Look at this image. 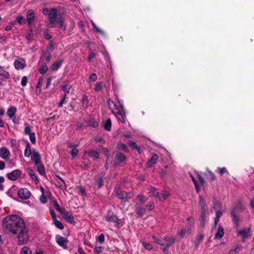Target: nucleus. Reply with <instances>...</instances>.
Segmentation results:
<instances>
[{"instance_id":"obj_36","label":"nucleus","mask_w":254,"mask_h":254,"mask_svg":"<svg viewBox=\"0 0 254 254\" xmlns=\"http://www.w3.org/2000/svg\"><path fill=\"white\" fill-rule=\"evenodd\" d=\"M88 97L86 95L84 94L82 95V106L84 107L85 108H87L88 106Z\"/></svg>"},{"instance_id":"obj_27","label":"nucleus","mask_w":254,"mask_h":254,"mask_svg":"<svg viewBox=\"0 0 254 254\" xmlns=\"http://www.w3.org/2000/svg\"><path fill=\"white\" fill-rule=\"evenodd\" d=\"M32 153L30 144L27 142L26 148L24 150V156L26 157H29Z\"/></svg>"},{"instance_id":"obj_10","label":"nucleus","mask_w":254,"mask_h":254,"mask_svg":"<svg viewBox=\"0 0 254 254\" xmlns=\"http://www.w3.org/2000/svg\"><path fill=\"white\" fill-rule=\"evenodd\" d=\"M34 11L33 9H29L26 14V21L29 25H32L35 20Z\"/></svg>"},{"instance_id":"obj_1","label":"nucleus","mask_w":254,"mask_h":254,"mask_svg":"<svg viewBox=\"0 0 254 254\" xmlns=\"http://www.w3.org/2000/svg\"><path fill=\"white\" fill-rule=\"evenodd\" d=\"M3 230L6 233L17 237V244H26L29 239L28 229L22 219L16 215L6 216L3 220Z\"/></svg>"},{"instance_id":"obj_9","label":"nucleus","mask_w":254,"mask_h":254,"mask_svg":"<svg viewBox=\"0 0 254 254\" xmlns=\"http://www.w3.org/2000/svg\"><path fill=\"white\" fill-rule=\"evenodd\" d=\"M21 171L18 169L14 170L11 172L7 173L6 176L11 181L16 180L21 175Z\"/></svg>"},{"instance_id":"obj_3","label":"nucleus","mask_w":254,"mask_h":254,"mask_svg":"<svg viewBox=\"0 0 254 254\" xmlns=\"http://www.w3.org/2000/svg\"><path fill=\"white\" fill-rule=\"evenodd\" d=\"M58 9L56 8H53L49 13V19L51 24V27H56V24L58 22Z\"/></svg>"},{"instance_id":"obj_20","label":"nucleus","mask_w":254,"mask_h":254,"mask_svg":"<svg viewBox=\"0 0 254 254\" xmlns=\"http://www.w3.org/2000/svg\"><path fill=\"white\" fill-rule=\"evenodd\" d=\"M199 205L200 208V211H207V208L205 202L202 196H199Z\"/></svg>"},{"instance_id":"obj_53","label":"nucleus","mask_w":254,"mask_h":254,"mask_svg":"<svg viewBox=\"0 0 254 254\" xmlns=\"http://www.w3.org/2000/svg\"><path fill=\"white\" fill-rule=\"evenodd\" d=\"M208 173L209 174V180L211 181H214L216 179V177L214 175V174L209 170H207Z\"/></svg>"},{"instance_id":"obj_58","label":"nucleus","mask_w":254,"mask_h":254,"mask_svg":"<svg viewBox=\"0 0 254 254\" xmlns=\"http://www.w3.org/2000/svg\"><path fill=\"white\" fill-rule=\"evenodd\" d=\"M54 42L53 40H50L49 41V44H48V46L47 48V49L46 50H48L49 51H50V50H53V49H54Z\"/></svg>"},{"instance_id":"obj_18","label":"nucleus","mask_w":254,"mask_h":254,"mask_svg":"<svg viewBox=\"0 0 254 254\" xmlns=\"http://www.w3.org/2000/svg\"><path fill=\"white\" fill-rule=\"evenodd\" d=\"M230 214L235 226L238 227L239 226V218L236 215L234 208L231 211Z\"/></svg>"},{"instance_id":"obj_16","label":"nucleus","mask_w":254,"mask_h":254,"mask_svg":"<svg viewBox=\"0 0 254 254\" xmlns=\"http://www.w3.org/2000/svg\"><path fill=\"white\" fill-rule=\"evenodd\" d=\"M104 175H102L100 177H96L95 178V185L97 186V189H99L104 185Z\"/></svg>"},{"instance_id":"obj_15","label":"nucleus","mask_w":254,"mask_h":254,"mask_svg":"<svg viewBox=\"0 0 254 254\" xmlns=\"http://www.w3.org/2000/svg\"><path fill=\"white\" fill-rule=\"evenodd\" d=\"M136 214L139 216H142L146 212V210L143 207H141V204L136 202L135 205Z\"/></svg>"},{"instance_id":"obj_17","label":"nucleus","mask_w":254,"mask_h":254,"mask_svg":"<svg viewBox=\"0 0 254 254\" xmlns=\"http://www.w3.org/2000/svg\"><path fill=\"white\" fill-rule=\"evenodd\" d=\"M85 153L90 158L95 157L96 159L99 158V152L95 150L91 149L87 151Z\"/></svg>"},{"instance_id":"obj_63","label":"nucleus","mask_w":254,"mask_h":254,"mask_svg":"<svg viewBox=\"0 0 254 254\" xmlns=\"http://www.w3.org/2000/svg\"><path fill=\"white\" fill-rule=\"evenodd\" d=\"M186 234H188V232H187L185 228H182L179 233V235L181 237H184Z\"/></svg>"},{"instance_id":"obj_41","label":"nucleus","mask_w":254,"mask_h":254,"mask_svg":"<svg viewBox=\"0 0 254 254\" xmlns=\"http://www.w3.org/2000/svg\"><path fill=\"white\" fill-rule=\"evenodd\" d=\"M129 145L132 149L136 150L138 152L140 151V147L135 142L130 141L129 142Z\"/></svg>"},{"instance_id":"obj_23","label":"nucleus","mask_w":254,"mask_h":254,"mask_svg":"<svg viewBox=\"0 0 254 254\" xmlns=\"http://www.w3.org/2000/svg\"><path fill=\"white\" fill-rule=\"evenodd\" d=\"M63 62V60H60L59 61L54 62L52 66H51V69L53 71H57L59 69V68L61 66L62 63Z\"/></svg>"},{"instance_id":"obj_51","label":"nucleus","mask_w":254,"mask_h":254,"mask_svg":"<svg viewBox=\"0 0 254 254\" xmlns=\"http://www.w3.org/2000/svg\"><path fill=\"white\" fill-rule=\"evenodd\" d=\"M137 198L140 202L141 203H143L146 201V198L141 194L137 195Z\"/></svg>"},{"instance_id":"obj_21","label":"nucleus","mask_w":254,"mask_h":254,"mask_svg":"<svg viewBox=\"0 0 254 254\" xmlns=\"http://www.w3.org/2000/svg\"><path fill=\"white\" fill-rule=\"evenodd\" d=\"M27 171L29 175L35 181L36 184H37L39 182V181L34 171L30 168H27Z\"/></svg>"},{"instance_id":"obj_6","label":"nucleus","mask_w":254,"mask_h":254,"mask_svg":"<svg viewBox=\"0 0 254 254\" xmlns=\"http://www.w3.org/2000/svg\"><path fill=\"white\" fill-rule=\"evenodd\" d=\"M17 194L18 197L22 199H27L31 195L30 191L26 188L20 189L18 191Z\"/></svg>"},{"instance_id":"obj_60","label":"nucleus","mask_w":254,"mask_h":254,"mask_svg":"<svg viewBox=\"0 0 254 254\" xmlns=\"http://www.w3.org/2000/svg\"><path fill=\"white\" fill-rule=\"evenodd\" d=\"M108 104L110 109L116 107V105L110 99L108 100Z\"/></svg>"},{"instance_id":"obj_12","label":"nucleus","mask_w":254,"mask_h":254,"mask_svg":"<svg viewBox=\"0 0 254 254\" xmlns=\"http://www.w3.org/2000/svg\"><path fill=\"white\" fill-rule=\"evenodd\" d=\"M31 160L34 162L35 165H38L41 162V157L39 153L35 150H33Z\"/></svg>"},{"instance_id":"obj_55","label":"nucleus","mask_w":254,"mask_h":254,"mask_svg":"<svg viewBox=\"0 0 254 254\" xmlns=\"http://www.w3.org/2000/svg\"><path fill=\"white\" fill-rule=\"evenodd\" d=\"M28 82V78L26 76H24L22 77L21 84L22 86H25Z\"/></svg>"},{"instance_id":"obj_38","label":"nucleus","mask_w":254,"mask_h":254,"mask_svg":"<svg viewBox=\"0 0 254 254\" xmlns=\"http://www.w3.org/2000/svg\"><path fill=\"white\" fill-rule=\"evenodd\" d=\"M117 147L119 150H123L126 152H128L129 150L127 145L123 143H119L117 145Z\"/></svg>"},{"instance_id":"obj_2","label":"nucleus","mask_w":254,"mask_h":254,"mask_svg":"<svg viewBox=\"0 0 254 254\" xmlns=\"http://www.w3.org/2000/svg\"><path fill=\"white\" fill-rule=\"evenodd\" d=\"M152 195L157 197L160 201H164L169 196L170 193L168 191L166 190H161L160 192L157 191L155 188L153 189L150 192Z\"/></svg>"},{"instance_id":"obj_59","label":"nucleus","mask_w":254,"mask_h":254,"mask_svg":"<svg viewBox=\"0 0 254 254\" xmlns=\"http://www.w3.org/2000/svg\"><path fill=\"white\" fill-rule=\"evenodd\" d=\"M66 98H67V95L66 94H64L63 97L62 99L61 100V101L59 102V103L58 104L59 107H62L63 106V104L64 103V101H65V99H66Z\"/></svg>"},{"instance_id":"obj_39","label":"nucleus","mask_w":254,"mask_h":254,"mask_svg":"<svg viewBox=\"0 0 254 254\" xmlns=\"http://www.w3.org/2000/svg\"><path fill=\"white\" fill-rule=\"evenodd\" d=\"M25 126L24 129L25 134L29 135L30 133L33 132H31L32 127L28 124H25Z\"/></svg>"},{"instance_id":"obj_44","label":"nucleus","mask_w":254,"mask_h":254,"mask_svg":"<svg viewBox=\"0 0 254 254\" xmlns=\"http://www.w3.org/2000/svg\"><path fill=\"white\" fill-rule=\"evenodd\" d=\"M70 88H71L70 86H69V85H68L67 84H65L63 85L62 86L61 89L63 91L65 92V94H67L69 93Z\"/></svg>"},{"instance_id":"obj_26","label":"nucleus","mask_w":254,"mask_h":254,"mask_svg":"<svg viewBox=\"0 0 254 254\" xmlns=\"http://www.w3.org/2000/svg\"><path fill=\"white\" fill-rule=\"evenodd\" d=\"M37 168V170L39 172V173L41 175H44L46 174V171L45 169L44 166L42 164V163H40L38 165H36Z\"/></svg>"},{"instance_id":"obj_29","label":"nucleus","mask_w":254,"mask_h":254,"mask_svg":"<svg viewBox=\"0 0 254 254\" xmlns=\"http://www.w3.org/2000/svg\"><path fill=\"white\" fill-rule=\"evenodd\" d=\"M25 66V64L23 62L19 61H15L14 62V66L17 69H22Z\"/></svg>"},{"instance_id":"obj_19","label":"nucleus","mask_w":254,"mask_h":254,"mask_svg":"<svg viewBox=\"0 0 254 254\" xmlns=\"http://www.w3.org/2000/svg\"><path fill=\"white\" fill-rule=\"evenodd\" d=\"M17 112V108L15 106H10L7 110L6 114L10 118H12L13 117L15 116Z\"/></svg>"},{"instance_id":"obj_28","label":"nucleus","mask_w":254,"mask_h":254,"mask_svg":"<svg viewBox=\"0 0 254 254\" xmlns=\"http://www.w3.org/2000/svg\"><path fill=\"white\" fill-rule=\"evenodd\" d=\"M58 23H59L58 28H60L61 30L64 31L65 30L66 25L64 24V21L62 16H60V17L59 18Z\"/></svg>"},{"instance_id":"obj_43","label":"nucleus","mask_w":254,"mask_h":254,"mask_svg":"<svg viewBox=\"0 0 254 254\" xmlns=\"http://www.w3.org/2000/svg\"><path fill=\"white\" fill-rule=\"evenodd\" d=\"M17 22L20 24H25L26 23V20L25 18L20 15H19L16 17Z\"/></svg>"},{"instance_id":"obj_46","label":"nucleus","mask_w":254,"mask_h":254,"mask_svg":"<svg viewBox=\"0 0 254 254\" xmlns=\"http://www.w3.org/2000/svg\"><path fill=\"white\" fill-rule=\"evenodd\" d=\"M21 254H32V253L28 247H24L21 250Z\"/></svg>"},{"instance_id":"obj_35","label":"nucleus","mask_w":254,"mask_h":254,"mask_svg":"<svg viewBox=\"0 0 254 254\" xmlns=\"http://www.w3.org/2000/svg\"><path fill=\"white\" fill-rule=\"evenodd\" d=\"M127 192L121 190L120 189H118L116 191V194L118 197L122 200H124L125 199V196Z\"/></svg>"},{"instance_id":"obj_22","label":"nucleus","mask_w":254,"mask_h":254,"mask_svg":"<svg viewBox=\"0 0 254 254\" xmlns=\"http://www.w3.org/2000/svg\"><path fill=\"white\" fill-rule=\"evenodd\" d=\"M224 235V229L221 225H219L218 228V230L217 233L215 235V239H220L223 237Z\"/></svg>"},{"instance_id":"obj_61","label":"nucleus","mask_w":254,"mask_h":254,"mask_svg":"<svg viewBox=\"0 0 254 254\" xmlns=\"http://www.w3.org/2000/svg\"><path fill=\"white\" fill-rule=\"evenodd\" d=\"M78 153V149L74 148L72 149V150L71 151L70 154L72 157H75L77 155Z\"/></svg>"},{"instance_id":"obj_33","label":"nucleus","mask_w":254,"mask_h":254,"mask_svg":"<svg viewBox=\"0 0 254 254\" xmlns=\"http://www.w3.org/2000/svg\"><path fill=\"white\" fill-rule=\"evenodd\" d=\"M203 239L204 235L203 234H200L196 237L195 242L196 247H197L198 246V245L202 241Z\"/></svg>"},{"instance_id":"obj_34","label":"nucleus","mask_w":254,"mask_h":254,"mask_svg":"<svg viewBox=\"0 0 254 254\" xmlns=\"http://www.w3.org/2000/svg\"><path fill=\"white\" fill-rule=\"evenodd\" d=\"M0 76H3L6 79L9 78V73L6 71L3 67L0 65Z\"/></svg>"},{"instance_id":"obj_4","label":"nucleus","mask_w":254,"mask_h":254,"mask_svg":"<svg viewBox=\"0 0 254 254\" xmlns=\"http://www.w3.org/2000/svg\"><path fill=\"white\" fill-rule=\"evenodd\" d=\"M56 241L57 243L64 249H67L68 240L66 238L63 237L59 235L56 236Z\"/></svg>"},{"instance_id":"obj_24","label":"nucleus","mask_w":254,"mask_h":254,"mask_svg":"<svg viewBox=\"0 0 254 254\" xmlns=\"http://www.w3.org/2000/svg\"><path fill=\"white\" fill-rule=\"evenodd\" d=\"M42 58L45 59L47 62H49L52 59V55L48 50H46L44 53L42 55L41 57V59Z\"/></svg>"},{"instance_id":"obj_7","label":"nucleus","mask_w":254,"mask_h":254,"mask_svg":"<svg viewBox=\"0 0 254 254\" xmlns=\"http://www.w3.org/2000/svg\"><path fill=\"white\" fill-rule=\"evenodd\" d=\"M63 212L61 214L66 222L70 224H74L75 223L73 216L72 215L71 211H66L65 209L63 210Z\"/></svg>"},{"instance_id":"obj_31","label":"nucleus","mask_w":254,"mask_h":254,"mask_svg":"<svg viewBox=\"0 0 254 254\" xmlns=\"http://www.w3.org/2000/svg\"><path fill=\"white\" fill-rule=\"evenodd\" d=\"M152 240L154 243H155L156 244L160 245L162 246H164L163 239L162 240L160 239L157 237H156L155 236H153L152 237Z\"/></svg>"},{"instance_id":"obj_45","label":"nucleus","mask_w":254,"mask_h":254,"mask_svg":"<svg viewBox=\"0 0 254 254\" xmlns=\"http://www.w3.org/2000/svg\"><path fill=\"white\" fill-rule=\"evenodd\" d=\"M216 172H217L221 176H222L225 173L229 174V173L227 171V169L225 167L218 168Z\"/></svg>"},{"instance_id":"obj_14","label":"nucleus","mask_w":254,"mask_h":254,"mask_svg":"<svg viewBox=\"0 0 254 254\" xmlns=\"http://www.w3.org/2000/svg\"><path fill=\"white\" fill-rule=\"evenodd\" d=\"M164 240V246L170 247L175 243L176 239L174 237H169L168 236H164L163 237Z\"/></svg>"},{"instance_id":"obj_42","label":"nucleus","mask_w":254,"mask_h":254,"mask_svg":"<svg viewBox=\"0 0 254 254\" xmlns=\"http://www.w3.org/2000/svg\"><path fill=\"white\" fill-rule=\"evenodd\" d=\"M55 225V226L59 228L60 230H63L64 228V225L63 223L59 220H57V219L53 221Z\"/></svg>"},{"instance_id":"obj_57","label":"nucleus","mask_w":254,"mask_h":254,"mask_svg":"<svg viewBox=\"0 0 254 254\" xmlns=\"http://www.w3.org/2000/svg\"><path fill=\"white\" fill-rule=\"evenodd\" d=\"M115 116L118 119V120L119 121H120L121 122H122V123H124V122H125V119L124 118V116H123V114H122L121 112L120 113L117 114Z\"/></svg>"},{"instance_id":"obj_13","label":"nucleus","mask_w":254,"mask_h":254,"mask_svg":"<svg viewBox=\"0 0 254 254\" xmlns=\"http://www.w3.org/2000/svg\"><path fill=\"white\" fill-rule=\"evenodd\" d=\"M187 221H188V224L185 229L186 230L188 234H190L191 232V228L194 225V218L192 217H190L187 219Z\"/></svg>"},{"instance_id":"obj_50","label":"nucleus","mask_w":254,"mask_h":254,"mask_svg":"<svg viewBox=\"0 0 254 254\" xmlns=\"http://www.w3.org/2000/svg\"><path fill=\"white\" fill-rule=\"evenodd\" d=\"M30 140L32 144H35L36 143V136L34 132L30 133L29 135Z\"/></svg>"},{"instance_id":"obj_54","label":"nucleus","mask_w":254,"mask_h":254,"mask_svg":"<svg viewBox=\"0 0 254 254\" xmlns=\"http://www.w3.org/2000/svg\"><path fill=\"white\" fill-rule=\"evenodd\" d=\"M98 241L100 244H102L105 241V236L103 234H101L98 237Z\"/></svg>"},{"instance_id":"obj_8","label":"nucleus","mask_w":254,"mask_h":254,"mask_svg":"<svg viewBox=\"0 0 254 254\" xmlns=\"http://www.w3.org/2000/svg\"><path fill=\"white\" fill-rule=\"evenodd\" d=\"M126 159L125 155L122 152H117L115 157V163L113 165L114 167L117 166L120 163L125 161Z\"/></svg>"},{"instance_id":"obj_40","label":"nucleus","mask_w":254,"mask_h":254,"mask_svg":"<svg viewBox=\"0 0 254 254\" xmlns=\"http://www.w3.org/2000/svg\"><path fill=\"white\" fill-rule=\"evenodd\" d=\"M213 208L215 210V211L222 210V204L217 200L214 201L213 204Z\"/></svg>"},{"instance_id":"obj_49","label":"nucleus","mask_w":254,"mask_h":254,"mask_svg":"<svg viewBox=\"0 0 254 254\" xmlns=\"http://www.w3.org/2000/svg\"><path fill=\"white\" fill-rule=\"evenodd\" d=\"M102 84L101 82H97L95 84L94 90L96 92H99L102 90Z\"/></svg>"},{"instance_id":"obj_56","label":"nucleus","mask_w":254,"mask_h":254,"mask_svg":"<svg viewBox=\"0 0 254 254\" xmlns=\"http://www.w3.org/2000/svg\"><path fill=\"white\" fill-rule=\"evenodd\" d=\"M97 79V75L95 73H92L90 74L89 77V80L90 82H94Z\"/></svg>"},{"instance_id":"obj_11","label":"nucleus","mask_w":254,"mask_h":254,"mask_svg":"<svg viewBox=\"0 0 254 254\" xmlns=\"http://www.w3.org/2000/svg\"><path fill=\"white\" fill-rule=\"evenodd\" d=\"M10 155V152L8 149L6 147H2L0 149V157L8 162L10 161L9 156Z\"/></svg>"},{"instance_id":"obj_48","label":"nucleus","mask_w":254,"mask_h":254,"mask_svg":"<svg viewBox=\"0 0 254 254\" xmlns=\"http://www.w3.org/2000/svg\"><path fill=\"white\" fill-rule=\"evenodd\" d=\"M99 122V120L97 121V120H93V119H91L90 120V123L91 126L93 127H94V128L98 127Z\"/></svg>"},{"instance_id":"obj_32","label":"nucleus","mask_w":254,"mask_h":254,"mask_svg":"<svg viewBox=\"0 0 254 254\" xmlns=\"http://www.w3.org/2000/svg\"><path fill=\"white\" fill-rule=\"evenodd\" d=\"M53 206L54 208L56 209V210L59 212L61 214L63 213V210L65 209L64 208H61L58 201L56 200H55L53 201Z\"/></svg>"},{"instance_id":"obj_64","label":"nucleus","mask_w":254,"mask_h":254,"mask_svg":"<svg viewBox=\"0 0 254 254\" xmlns=\"http://www.w3.org/2000/svg\"><path fill=\"white\" fill-rule=\"evenodd\" d=\"M146 207L149 210H151L154 208V203L152 202H149L146 205Z\"/></svg>"},{"instance_id":"obj_5","label":"nucleus","mask_w":254,"mask_h":254,"mask_svg":"<svg viewBox=\"0 0 254 254\" xmlns=\"http://www.w3.org/2000/svg\"><path fill=\"white\" fill-rule=\"evenodd\" d=\"M106 220L107 222H112L117 224H119L121 221L118 217L114 214L113 212L111 209L108 210V212L106 217Z\"/></svg>"},{"instance_id":"obj_62","label":"nucleus","mask_w":254,"mask_h":254,"mask_svg":"<svg viewBox=\"0 0 254 254\" xmlns=\"http://www.w3.org/2000/svg\"><path fill=\"white\" fill-rule=\"evenodd\" d=\"M248 232L249 231L246 228H244L239 231V234L245 237L248 234Z\"/></svg>"},{"instance_id":"obj_30","label":"nucleus","mask_w":254,"mask_h":254,"mask_svg":"<svg viewBox=\"0 0 254 254\" xmlns=\"http://www.w3.org/2000/svg\"><path fill=\"white\" fill-rule=\"evenodd\" d=\"M112 122L110 119H108L105 122L103 127L105 130L110 131L111 129Z\"/></svg>"},{"instance_id":"obj_25","label":"nucleus","mask_w":254,"mask_h":254,"mask_svg":"<svg viewBox=\"0 0 254 254\" xmlns=\"http://www.w3.org/2000/svg\"><path fill=\"white\" fill-rule=\"evenodd\" d=\"M158 156L156 154H154L152 155L151 158L148 160V163L149 166H152L155 165L157 163V161L158 159Z\"/></svg>"},{"instance_id":"obj_37","label":"nucleus","mask_w":254,"mask_h":254,"mask_svg":"<svg viewBox=\"0 0 254 254\" xmlns=\"http://www.w3.org/2000/svg\"><path fill=\"white\" fill-rule=\"evenodd\" d=\"M48 69V66L46 64V63H43L41 67L40 68L39 71L40 73L43 74L45 73Z\"/></svg>"},{"instance_id":"obj_52","label":"nucleus","mask_w":254,"mask_h":254,"mask_svg":"<svg viewBox=\"0 0 254 254\" xmlns=\"http://www.w3.org/2000/svg\"><path fill=\"white\" fill-rule=\"evenodd\" d=\"M200 227L204 228L206 222V218H199Z\"/></svg>"},{"instance_id":"obj_47","label":"nucleus","mask_w":254,"mask_h":254,"mask_svg":"<svg viewBox=\"0 0 254 254\" xmlns=\"http://www.w3.org/2000/svg\"><path fill=\"white\" fill-rule=\"evenodd\" d=\"M142 245L144 248L148 250H151L153 249L152 245L145 242H142Z\"/></svg>"}]
</instances>
